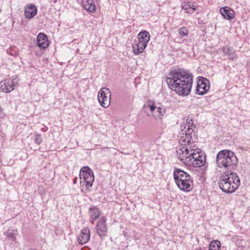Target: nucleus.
Instances as JSON below:
<instances>
[{"mask_svg":"<svg viewBox=\"0 0 250 250\" xmlns=\"http://www.w3.org/2000/svg\"><path fill=\"white\" fill-rule=\"evenodd\" d=\"M220 12L222 16L227 20H231L234 18V11L227 7L221 8Z\"/></svg>","mask_w":250,"mask_h":250,"instance_id":"nucleus-16","label":"nucleus"},{"mask_svg":"<svg viewBox=\"0 0 250 250\" xmlns=\"http://www.w3.org/2000/svg\"><path fill=\"white\" fill-rule=\"evenodd\" d=\"M89 213L90 218L98 219L100 215L101 212L99 209L95 206H92L89 208Z\"/></svg>","mask_w":250,"mask_h":250,"instance_id":"nucleus-20","label":"nucleus"},{"mask_svg":"<svg viewBox=\"0 0 250 250\" xmlns=\"http://www.w3.org/2000/svg\"><path fill=\"white\" fill-rule=\"evenodd\" d=\"M174 179L179 188L184 191L188 192L192 188V177L187 172L175 168L173 172Z\"/></svg>","mask_w":250,"mask_h":250,"instance_id":"nucleus-5","label":"nucleus"},{"mask_svg":"<svg viewBox=\"0 0 250 250\" xmlns=\"http://www.w3.org/2000/svg\"><path fill=\"white\" fill-rule=\"evenodd\" d=\"M2 114V111L1 110V109L0 108V115ZM2 117V116H0V118H1Z\"/></svg>","mask_w":250,"mask_h":250,"instance_id":"nucleus-33","label":"nucleus"},{"mask_svg":"<svg viewBox=\"0 0 250 250\" xmlns=\"http://www.w3.org/2000/svg\"><path fill=\"white\" fill-rule=\"evenodd\" d=\"M34 142L38 145L42 143V138L41 134L37 133H35Z\"/></svg>","mask_w":250,"mask_h":250,"instance_id":"nucleus-26","label":"nucleus"},{"mask_svg":"<svg viewBox=\"0 0 250 250\" xmlns=\"http://www.w3.org/2000/svg\"><path fill=\"white\" fill-rule=\"evenodd\" d=\"M53 0L54 3H56L57 1V0Z\"/></svg>","mask_w":250,"mask_h":250,"instance_id":"nucleus-34","label":"nucleus"},{"mask_svg":"<svg viewBox=\"0 0 250 250\" xmlns=\"http://www.w3.org/2000/svg\"><path fill=\"white\" fill-rule=\"evenodd\" d=\"M37 8L33 3L28 4L25 6L24 15L26 19H32L37 14Z\"/></svg>","mask_w":250,"mask_h":250,"instance_id":"nucleus-12","label":"nucleus"},{"mask_svg":"<svg viewBox=\"0 0 250 250\" xmlns=\"http://www.w3.org/2000/svg\"><path fill=\"white\" fill-rule=\"evenodd\" d=\"M5 86L4 87L5 89L3 90V92L5 93H9L11 92L14 89V87L15 86L11 83L10 78L5 80Z\"/></svg>","mask_w":250,"mask_h":250,"instance_id":"nucleus-21","label":"nucleus"},{"mask_svg":"<svg viewBox=\"0 0 250 250\" xmlns=\"http://www.w3.org/2000/svg\"><path fill=\"white\" fill-rule=\"evenodd\" d=\"M147 44L139 41H135L132 45V51L135 55H139L143 52Z\"/></svg>","mask_w":250,"mask_h":250,"instance_id":"nucleus-15","label":"nucleus"},{"mask_svg":"<svg viewBox=\"0 0 250 250\" xmlns=\"http://www.w3.org/2000/svg\"><path fill=\"white\" fill-rule=\"evenodd\" d=\"M182 7L185 12L190 14H193L196 10L195 6L189 2L183 3Z\"/></svg>","mask_w":250,"mask_h":250,"instance_id":"nucleus-18","label":"nucleus"},{"mask_svg":"<svg viewBox=\"0 0 250 250\" xmlns=\"http://www.w3.org/2000/svg\"><path fill=\"white\" fill-rule=\"evenodd\" d=\"M90 230L88 228H83L81 229L80 233L78 237V242L80 245L87 243L90 239Z\"/></svg>","mask_w":250,"mask_h":250,"instance_id":"nucleus-11","label":"nucleus"},{"mask_svg":"<svg viewBox=\"0 0 250 250\" xmlns=\"http://www.w3.org/2000/svg\"><path fill=\"white\" fill-rule=\"evenodd\" d=\"M221 248L220 242L219 241H212L210 242L208 250H219Z\"/></svg>","mask_w":250,"mask_h":250,"instance_id":"nucleus-23","label":"nucleus"},{"mask_svg":"<svg viewBox=\"0 0 250 250\" xmlns=\"http://www.w3.org/2000/svg\"><path fill=\"white\" fill-rule=\"evenodd\" d=\"M240 181L239 176L233 171H226L221 176L219 182V188L227 193H232L235 191L240 186Z\"/></svg>","mask_w":250,"mask_h":250,"instance_id":"nucleus-3","label":"nucleus"},{"mask_svg":"<svg viewBox=\"0 0 250 250\" xmlns=\"http://www.w3.org/2000/svg\"><path fill=\"white\" fill-rule=\"evenodd\" d=\"M229 57V59L231 60H236L238 58L237 55L236 54V51L234 50L233 52H232Z\"/></svg>","mask_w":250,"mask_h":250,"instance_id":"nucleus-28","label":"nucleus"},{"mask_svg":"<svg viewBox=\"0 0 250 250\" xmlns=\"http://www.w3.org/2000/svg\"><path fill=\"white\" fill-rule=\"evenodd\" d=\"M79 176L81 192L86 193L91 190L94 181L93 172L89 167H83L80 170Z\"/></svg>","mask_w":250,"mask_h":250,"instance_id":"nucleus-6","label":"nucleus"},{"mask_svg":"<svg viewBox=\"0 0 250 250\" xmlns=\"http://www.w3.org/2000/svg\"><path fill=\"white\" fill-rule=\"evenodd\" d=\"M90 219H91V221H91V223L92 224H94L95 220H96L97 219H93L92 218H90Z\"/></svg>","mask_w":250,"mask_h":250,"instance_id":"nucleus-31","label":"nucleus"},{"mask_svg":"<svg viewBox=\"0 0 250 250\" xmlns=\"http://www.w3.org/2000/svg\"><path fill=\"white\" fill-rule=\"evenodd\" d=\"M148 106L150 111L153 113V116L155 118L163 116L165 113L166 109L163 105L156 106L153 104H149Z\"/></svg>","mask_w":250,"mask_h":250,"instance_id":"nucleus-14","label":"nucleus"},{"mask_svg":"<svg viewBox=\"0 0 250 250\" xmlns=\"http://www.w3.org/2000/svg\"><path fill=\"white\" fill-rule=\"evenodd\" d=\"M192 134L195 136L194 132L189 133V132L186 131L185 134L183 133V135L181 136L179 140V142L182 146H185L184 147H190L189 144L193 143V139L192 138Z\"/></svg>","mask_w":250,"mask_h":250,"instance_id":"nucleus-10","label":"nucleus"},{"mask_svg":"<svg viewBox=\"0 0 250 250\" xmlns=\"http://www.w3.org/2000/svg\"><path fill=\"white\" fill-rule=\"evenodd\" d=\"M177 157L187 165L199 167L203 166L206 161V156L200 149L194 146L182 147L176 150Z\"/></svg>","mask_w":250,"mask_h":250,"instance_id":"nucleus-2","label":"nucleus"},{"mask_svg":"<svg viewBox=\"0 0 250 250\" xmlns=\"http://www.w3.org/2000/svg\"><path fill=\"white\" fill-rule=\"evenodd\" d=\"M210 88L209 81L204 77H200L197 83L196 94L204 95L206 94Z\"/></svg>","mask_w":250,"mask_h":250,"instance_id":"nucleus-8","label":"nucleus"},{"mask_svg":"<svg viewBox=\"0 0 250 250\" xmlns=\"http://www.w3.org/2000/svg\"><path fill=\"white\" fill-rule=\"evenodd\" d=\"M186 122L187 123L185 125V128L187 127V131L189 132V133H190V132H193V130L192 128V127L193 125V122L192 119H190L189 118H188Z\"/></svg>","mask_w":250,"mask_h":250,"instance_id":"nucleus-24","label":"nucleus"},{"mask_svg":"<svg viewBox=\"0 0 250 250\" xmlns=\"http://www.w3.org/2000/svg\"><path fill=\"white\" fill-rule=\"evenodd\" d=\"M82 3L83 6L87 11L93 13L96 11V6L93 0H82Z\"/></svg>","mask_w":250,"mask_h":250,"instance_id":"nucleus-17","label":"nucleus"},{"mask_svg":"<svg viewBox=\"0 0 250 250\" xmlns=\"http://www.w3.org/2000/svg\"><path fill=\"white\" fill-rule=\"evenodd\" d=\"M234 49L232 47L226 46L219 49L220 52L223 53L225 55L229 56L232 52H233Z\"/></svg>","mask_w":250,"mask_h":250,"instance_id":"nucleus-22","label":"nucleus"},{"mask_svg":"<svg viewBox=\"0 0 250 250\" xmlns=\"http://www.w3.org/2000/svg\"><path fill=\"white\" fill-rule=\"evenodd\" d=\"M18 81V80H17V77H15V78H14V77H12V79H10L11 83L13 84L14 85H15L17 84Z\"/></svg>","mask_w":250,"mask_h":250,"instance_id":"nucleus-30","label":"nucleus"},{"mask_svg":"<svg viewBox=\"0 0 250 250\" xmlns=\"http://www.w3.org/2000/svg\"><path fill=\"white\" fill-rule=\"evenodd\" d=\"M111 92L106 87H103L98 92V99L100 105L103 107H107L110 103Z\"/></svg>","mask_w":250,"mask_h":250,"instance_id":"nucleus-7","label":"nucleus"},{"mask_svg":"<svg viewBox=\"0 0 250 250\" xmlns=\"http://www.w3.org/2000/svg\"><path fill=\"white\" fill-rule=\"evenodd\" d=\"M107 230V227L106 224V219L104 217H102L96 224V232L100 237L104 236H105Z\"/></svg>","mask_w":250,"mask_h":250,"instance_id":"nucleus-9","label":"nucleus"},{"mask_svg":"<svg viewBox=\"0 0 250 250\" xmlns=\"http://www.w3.org/2000/svg\"><path fill=\"white\" fill-rule=\"evenodd\" d=\"M138 38V41L147 44L150 40V35L146 31H142L139 33Z\"/></svg>","mask_w":250,"mask_h":250,"instance_id":"nucleus-19","label":"nucleus"},{"mask_svg":"<svg viewBox=\"0 0 250 250\" xmlns=\"http://www.w3.org/2000/svg\"><path fill=\"white\" fill-rule=\"evenodd\" d=\"M5 234L7 236V237L11 238L13 241H15L16 240V236L13 232V230H8L5 232Z\"/></svg>","mask_w":250,"mask_h":250,"instance_id":"nucleus-27","label":"nucleus"},{"mask_svg":"<svg viewBox=\"0 0 250 250\" xmlns=\"http://www.w3.org/2000/svg\"><path fill=\"white\" fill-rule=\"evenodd\" d=\"M178 33L182 37H183L188 35V30L185 27H183L179 29Z\"/></svg>","mask_w":250,"mask_h":250,"instance_id":"nucleus-25","label":"nucleus"},{"mask_svg":"<svg viewBox=\"0 0 250 250\" xmlns=\"http://www.w3.org/2000/svg\"><path fill=\"white\" fill-rule=\"evenodd\" d=\"M77 177H75L74 179H73V183L74 184H75L77 182Z\"/></svg>","mask_w":250,"mask_h":250,"instance_id":"nucleus-32","label":"nucleus"},{"mask_svg":"<svg viewBox=\"0 0 250 250\" xmlns=\"http://www.w3.org/2000/svg\"><path fill=\"white\" fill-rule=\"evenodd\" d=\"M216 161L218 167L227 171H233L238 165V159L234 153L228 149L219 151L216 155Z\"/></svg>","mask_w":250,"mask_h":250,"instance_id":"nucleus-4","label":"nucleus"},{"mask_svg":"<svg viewBox=\"0 0 250 250\" xmlns=\"http://www.w3.org/2000/svg\"><path fill=\"white\" fill-rule=\"evenodd\" d=\"M168 87L179 96H188L191 91L193 76L179 68H172L166 80Z\"/></svg>","mask_w":250,"mask_h":250,"instance_id":"nucleus-1","label":"nucleus"},{"mask_svg":"<svg viewBox=\"0 0 250 250\" xmlns=\"http://www.w3.org/2000/svg\"><path fill=\"white\" fill-rule=\"evenodd\" d=\"M5 86V80L4 81H1L0 82V91H3L5 89L4 87Z\"/></svg>","mask_w":250,"mask_h":250,"instance_id":"nucleus-29","label":"nucleus"},{"mask_svg":"<svg viewBox=\"0 0 250 250\" xmlns=\"http://www.w3.org/2000/svg\"><path fill=\"white\" fill-rule=\"evenodd\" d=\"M37 43L40 48H46L49 45L47 36L43 33H40L37 37Z\"/></svg>","mask_w":250,"mask_h":250,"instance_id":"nucleus-13","label":"nucleus"}]
</instances>
